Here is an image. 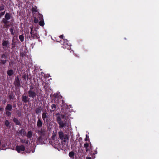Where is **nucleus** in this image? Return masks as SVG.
Returning <instances> with one entry per match:
<instances>
[{"label":"nucleus","mask_w":159,"mask_h":159,"mask_svg":"<svg viewBox=\"0 0 159 159\" xmlns=\"http://www.w3.org/2000/svg\"><path fill=\"white\" fill-rule=\"evenodd\" d=\"M62 114H60L59 113H57L56 114L57 116V121L59 125L60 128H62L67 126V124L66 121L65 120L66 118H67L69 115L66 112L62 111Z\"/></svg>","instance_id":"obj_1"},{"label":"nucleus","mask_w":159,"mask_h":159,"mask_svg":"<svg viewBox=\"0 0 159 159\" xmlns=\"http://www.w3.org/2000/svg\"><path fill=\"white\" fill-rule=\"evenodd\" d=\"M42 118L43 120L44 123L48 124L50 122L49 118L48 117V114L47 113L46 110L42 114Z\"/></svg>","instance_id":"obj_2"},{"label":"nucleus","mask_w":159,"mask_h":159,"mask_svg":"<svg viewBox=\"0 0 159 159\" xmlns=\"http://www.w3.org/2000/svg\"><path fill=\"white\" fill-rule=\"evenodd\" d=\"M14 84L16 88H19V87L21 86L20 83V80L18 76L16 77L15 81L14 82Z\"/></svg>","instance_id":"obj_3"},{"label":"nucleus","mask_w":159,"mask_h":159,"mask_svg":"<svg viewBox=\"0 0 159 159\" xmlns=\"http://www.w3.org/2000/svg\"><path fill=\"white\" fill-rule=\"evenodd\" d=\"M25 149V147L23 145H21L20 146H17L16 147V150L19 153H20L21 151H24Z\"/></svg>","instance_id":"obj_4"},{"label":"nucleus","mask_w":159,"mask_h":159,"mask_svg":"<svg viewBox=\"0 0 159 159\" xmlns=\"http://www.w3.org/2000/svg\"><path fill=\"white\" fill-rule=\"evenodd\" d=\"M28 96L30 98H34L37 95L36 93L33 90H29L28 92Z\"/></svg>","instance_id":"obj_5"},{"label":"nucleus","mask_w":159,"mask_h":159,"mask_svg":"<svg viewBox=\"0 0 159 159\" xmlns=\"http://www.w3.org/2000/svg\"><path fill=\"white\" fill-rule=\"evenodd\" d=\"M38 133L40 135L44 136L46 133L45 129L43 127L41 128L40 130H38Z\"/></svg>","instance_id":"obj_6"},{"label":"nucleus","mask_w":159,"mask_h":159,"mask_svg":"<svg viewBox=\"0 0 159 159\" xmlns=\"http://www.w3.org/2000/svg\"><path fill=\"white\" fill-rule=\"evenodd\" d=\"M38 118L37 124V126L38 128H41L43 124V121L40 118L38 117Z\"/></svg>","instance_id":"obj_7"},{"label":"nucleus","mask_w":159,"mask_h":159,"mask_svg":"<svg viewBox=\"0 0 159 159\" xmlns=\"http://www.w3.org/2000/svg\"><path fill=\"white\" fill-rule=\"evenodd\" d=\"M43 109V108L41 106H39L36 107L34 110L36 114H38L41 113Z\"/></svg>","instance_id":"obj_8"},{"label":"nucleus","mask_w":159,"mask_h":159,"mask_svg":"<svg viewBox=\"0 0 159 159\" xmlns=\"http://www.w3.org/2000/svg\"><path fill=\"white\" fill-rule=\"evenodd\" d=\"M30 98L26 96L23 95L22 96V101L25 103H27L29 102Z\"/></svg>","instance_id":"obj_9"},{"label":"nucleus","mask_w":159,"mask_h":159,"mask_svg":"<svg viewBox=\"0 0 159 159\" xmlns=\"http://www.w3.org/2000/svg\"><path fill=\"white\" fill-rule=\"evenodd\" d=\"M25 133L26 132L25 130L24 129H22L19 131H17L16 132V134L18 135L20 134L22 136H24L25 134Z\"/></svg>","instance_id":"obj_10"},{"label":"nucleus","mask_w":159,"mask_h":159,"mask_svg":"<svg viewBox=\"0 0 159 159\" xmlns=\"http://www.w3.org/2000/svg\"><path fill=\"white\" fill-rule=\"evenodd\" d=\"M7 20H7L6 19L4 18L2 19V21L5 24L4 26L5 28H7L10 26L9 24H8V21H7Z\"/></svg>","instance_id":"obj_11"},{"label":"nucleus","mask_w":159,"mask_h":159,"mask_svg":"<svg viewBox=\"0 0 159 159\" xmlns=\"http://www.w3.org/2000/svg\"><path fill=\"white\" fill-rule=\"evenodd\" d=\"M13 121L15 123L16 125L20 126L21 125V123L17 118L14 117L13 119Z\"/></svg>","instance_id":"obj_12"},{"label":"nucleus","mask_w":159,"mask_h":159,"mask_svg":"<svg viewBox=\"0 0 159 159\" xmlns=\"http://www.w3.org/2000/svg\"><path fill=\"white\" fill-rule=\"evenodd\" d=\"M12 107L11 105L10 104H7L5 108L6 111H11Z\"/></svg>","instance_id":"obj_13"},{"label":"nucleus","mask_w":159,"mask_h":159,"mask_svg":"<svg viewBox=\"0 0 159 159\" xmlns=\"http://www.w3.org/2000/svg\"><path fill=\"white\" fill-rule=\"evenodd\" d=\"M58 135L60 139L62 140H63L64 139V134L63 132L62 131L59 132H58Z\"/></svg>","instance_id":"obj_14"},{"label":"nucleus","mask_w":159,"mask_h":159,"mask_svg":"<svg viewBox=\"0 0 159 159\" xmlns=\"http://www.w3.org/2000/svg\"><path fill=\"white\" fill-rule=\"evenodd\" d=\"M51 109L50 110V111L51 112H54L56 110L57 108L56 105L55 104H52L51 106Z\"/></svg>","instance_id":"obj_15"},{"label":"nucleus","mask_w":159,"mask_h":159,"mask_svg":"<svg viewBox=\"0 0 159 159\" xmlns=\"http://www.w3.org/2000/svg\"><path fill=\"white\" fill-rule=\"evenodd\" d=\"M7 73L9 76H11L14 74V72L13 70L10 69L7 71Z\"/></svg>","instance_id":"obj_16"},{"label":"nucleus","mask_w":159,"mask_h":159,"mask_svg":"<svg viewBox=\"0 0 159 159\" xmlns=\"http://www.w3.org/2000/svg\"><path fill=\"white\" fill-rule=\"evenodd\" d=\"M15 97V95H14L13 92H11L10 94L8 95V97L10 100L13 99Z\"/></svg>","instance_id":"obj_17"},{"label":"nucleus","mask_w":159,"mask_h":159,"mask_svg":"<svg viewBox=\"0 0 159 159\" xmlns=\"http://www.w3.org/2000/svg\"><path fill=\"white\" fill-rule=\"evenodd\" d=\"M22 78H23L24 80H25V81L27 80V81H28V76L27 74H25L22 75Z\"/></svg>","instance_id":"obj_18"},{"label":"nucleus","mask_w":159,"mask_h":159,"mask_svg":"<svg viewBox=\"0 0 159 159\" xmlns=\"http://www.w3.org/2000/svg\"><path fill=\"white\" fill-rule=\"evenodd\" d=\"M32 133L31 131H29L28 132L27 137L28 138H30L32 137Z\"/></svg>","instance_id":"obj_19"},{"label":"nucleus","mask_w":159,"mask_h":159,"mask_svg":"<svg viewBox=\"0 0 159 159\" xmlns=\"http://www.w3.org/2000/svg\"><path fill=\"white\" fill-rule=\"evenodd\" d=\"M5 125L8 128H10L11 127L10 124L8 120H6L5 121Z\"/></svg>","instance_id":"obj_20"},{"label":"nucleus","mask_w":159,"mask_h":159,"mask_svg":"<svg viewBox=\"0 0 159 159\" xmlns=\"http://www.w3.org/2000/svg\"><path fill=\"white\" fill-rule=\"evenodd\" d=\"M16 112L19 117H21V115H21L22 112H21V110H16Z\"/></svg>","instance_id":"obj_21"},{"label":"nucleus","mask_w":159,"mask_h":159,"mask_svg":"<svg viewBox=\"0 0 159 159\" xmlns=\"http://www.w3.org/2000/svg\"><path fill=\"white\" fill-rule=\"evenodd\" d=\"M5 18L7 20H9L10 19L11 16L9 13H7L5 16Z\"/></svg>","instance_id":"obj_22"},{"label":"nucleus","mask_w":159,"mask_h":159,"mask_svg":"<svg viewBox=\"0 0 159 159\" xmlns=\"http://www.w3.org/2000/svg\"><path fill=\"white\" fill-rule=\"evenodd\" d=\"M8 40H4L3 41L2 44L3 46L7 47L8 45Z\"/></svg>","instance_id":"obj_23"},{"label":"nucleus","mask_w":159,"mask_h":159,"mask_svg":"<svg viewBox=\"0 0 159 159\" xmlns=\"http://www.w3.org/2000/svg\"><path fill=\"white\" fill-rule=\"evenodd\" d=\"M89 146V144L88 143H86L84 144V147L85 148L86 152H87L89 151V149L88 148Z\"/></svg>","instance_id":"obj_24"},{"label":"nucleus","mask_w":159,"mask_h":159,"mask_svg":"<svg viewBox=\"0 0 159 159\" xmlns=\"http://www.w3.org/2000/svg\"><path fill=\"white\" fill-rule=\"evenodd\" d=\"M69 156L73 158H74V156L75 155V153L73 152H69Z\"/></svg>","instance_id":"obj_25"},{"label":"nucleus","mask_w":159,"mask_h":159,"mask_svg":"<svg viewBox=\"0 0 159 159\" xmlns=\"http://www.w3.org/2000/svg\"><path fill=\"white\" fill-rule=\"evenodd\" d=\"M40 21L39 22V25L41 26H43L44 25V23L43 20H40Z\"/></svg>","instance_id":"obj_26"},{"label":"nucleus","mask_w":159,"mask_h":159,"mask_svg":"<svg viewBox=\"0 0 159 159\" xmlns=\"http://www.w3.org/2000/svg\"><path fill=\"white\" fill-rule=\"evenodd\" d=\"M12 45L13 48H14L16 46L17 47H18L19 46V45H17L16 43V42H14V40H12Z\"/></svg>","instance_id":"obj_27"},{"label":"nucleus","mask_w":159,"mask_h":159,"mask_svg":"<svg viewBox=\"0 0 159 159\" xmlns=\"http://www.w3.org/2000/svg\"><path fill=\"white\" fill-rule=\"evenodd\" d=\"M62 104H61V106L62 107H67V105L66 104L65 105V102L63 100H62Z\"/></svg>","instance_id":"obj_28"},{"label":"nucleus","mask_w":159,"mask_h":159,"mask_svg":"<svg viewBox=\"0 0 159 159\" xmlns=\"http://www.w3.org/2000/svg\"><path fill=\"white\" fill-rule=\"evenodd\" d=\"M26 54L25 52H22L20 53V56L22 57H24L26 56Z\"/></svg>","instance_id":"obj_29"},{"label":"nucleus","mask_w":159,"mask_h":159,"mask_svg":"<svg viewBox=\"0 0 159 159\" xmlns=\"http://www.w3.org/2000/svg\"><path fill=\"white\" fill-rule=\"evenodd\" d=\"M7 61V60H0V63H1L2 64H5L6 63Z\"/></svg>","instance_id":"obj_30"},{"label":"nucleus","mask_w":159,"mask_h":159,"mask_svg":"<svg viewBox=\"0 0 159 159\" xmlns=\"http://www.w3.org/2000/svg\"><path fill=\"white\" fill-rule=\"evenodd\" d=\"M32 12H37V7L36 6L33 7L32 9Z\"/></svg>","instance_id":"obj_31"},{"label":"nucleus","mask_w":159,"mask_h":159,"mask_svg":"<svg viewBox=\"0 0 159 159\" xmlns=\"http://www.w3.org/2000/svg\"><path fill=\"white\" fill-rule=\"evenodd\" d=\"M69 136L67 134H65L64 137V139L68 140L69 139Z\"/></svg>","instance_id":"obj_32"},{"label":"nucleus","mask_w":159,"mask_h":159,"mask_svg":"<svg viewBox=\"0 0 159 159\" xmlns=\"http://www.w3.org/2000/svg\"><path fill=\"white\" fill-rule=\"evenodd\" d=\"M1 58L6 59L7 58V56L5 54H3L1 55Z\"/></svg>","instance_id":"obj_33"},{"label":"nucleus","mask_w":159,"mask_h":159,"mask_svg":"<svg viewBox=\"0 0 159 159\" xmlns=\"http://www.w3.org/2000/svg\"><path fill=\"white\" fill-rule=\"evenodd\" d=\"M6 111V114L8 116H9L11 115V112L8 111Z\"/></svg>","instance_id":"obj_34"},{"label":"nucleus","mask_w":159,"mask_h":159,"mask_svg":"<svg viewBox=\"0 0 159 159\" xmlns=\"http://www.w3.org/2000/svg\"><path fill=\"white\" fill-rule=\"evenodd\" d=\"M38 22H39V20H38V19L35 18L34 20V22L35 23H38Z\"/></svg>","instance_id":"obj_35"},{"label":"nucleus","mask_w":159,"mask_h":159,"mask_svg":"<svg viewBox=\"0 0 159 159\" xmlns=\"http://www.w3.org/2000/svg\"><path fill=\"white\" fill-rule=\"evenodd\" d=\"M10 31L11 34H12V35H14V32H13V29L12 28H11L10 29Z\"/></svg>","instance_id":"obj_36"},{"label":"nucleus","mask_w":159,"mask_h":159,"mask_svg":"<svg viewBox=\"0 0 159 159\" xmlns=\"http://www.w3.org/2000/svg\"><path fill=\"white\" fill-rule=\"evenodd\" d=\"M39 20H43V16L41 15H39Z\"/></svg>","instance_id":"obj_37"},{"label":"nucleus","mask_w":159,"mask_h":159,"mask_svg":"<svg viewBox=\"0 0 159 159\" xmlns=\"http://www.w3.org/2000/svg\"><path fill=\"white\" fill-rule=\"evenodd\" d=\"M19 38L20 40H23L24 36L23 35H20L19 36Z\"/></svg>","instance_id":"obj_38"},{"label":"nucleus","mask_w":159,"mask_h":159,"mask_svg":"<svg viewBox=\"0 0 159 159\" xmlns=\"http://www.w3.org/2000/svg\"><path fill=\"white\" fill-rule=\"evenodd\" d=\"M25 139H20V142L22 143H25Z\"/></svg>","instance_id":"obj_39"},{"label":"nucleus","mask_w":159,"mask_h":159,"mask_svg":"<svg viewBox=\"0 0 159 159\" xmlns=\"http://www.w3.org/2000/svg\"><path fill=\"white\" fill-rule=\"evenodd\" d=\"M4 9V6H2L0 7V11H2Z\"/></svg>","instance_id":"obj_40"},{"label":"nucleus","mask_w":159,"mask_h":159,"mask_svg":"<svg viewBox=\"0 0 159 159\" xmlns=\"http://www.w3.org/2000/svg\"><path fill=\"white\" fill-rule=\"evenodd\" d=\"M5 13V11H4L3 12H2L0 13V17L2 16H3Z\"/></svg>","instance_id":"obj_41"},{"label":"nucleus","mask_w":159,"mask_h":159,"mask_svg":"<svg viewBox=\"0 0 159 159\" xmlns=\"http://www.w3.org/2000/svg\"><path fill=\"white\" fill-rule=\"evenodd\" d=\"M30 88L29 90H33L34 89V87L32 86H30Z\"/></svg>","instance_id":"obj_42"},{"label":"nucleus","mask_w":159,"mask_h":159,"mask_svg":"<svg viewBox=\"0 0 159 159\" xmlns=\"http://www.w3.org/2000/svg\"><path fill=\"white\" fill-rule=\"evenodd\" d=\"M42 136H43V135H40V136L39 138V139L40 140H41L42 139Z\"/></svg>","instance_id":"obj_43"},{"label":"nucleus","mask_w":159,"mask_h":159,"mask_svg":"<svg viewBox=\"0 0 159 159\" xmlns=\"http://www.w3.org/2000/svg\"><path fill=\"white\" fill-rule=\"evenodd\" d=\"M89 138V137L87 135V134H86V137L85 139V140L87 141L88 140V139Z\"/></svg>","instance_id":"obj_44"},{"label":"nucleus","mask_w":159,"mask_h":159,"mask_svg":"<svg viewBox=\"0 0 159 159\" xmlns=\"http://www.w3.org/2000/svg\"><path fill=\"white\" fill-rule=\"evenodd\" d=\"M30 28L31 29L30 33H31V34H32V29H33V27H30Z\"/></svg>","instance_id":"obj_45"},{"label":"nucleus","mask_w":159,"mask_h":159,"mask_svg":"<svg viewBox=\"0 0 159 159\" xmlns=\"http://www.w3.org/2000/svg\"><path fill=\"white\" fill-rule=\"evenodd\" d=\"M75 159H79V158L78 157V156H79V155H78L77 154V155H76V154H75Z\"/></svg>","instance_id":"obj_46"},{"label":"nucleus","mask_w":159,"mask_h":159,"mask_svg":"<svg viewBox=\"0 0 159 159\" xmlns=\"http://www.w3.org/2000/svg\"><path fill=\"white\" fill-rule=\"evenodd\" d=\"M60 38L61 39H63V37H64V36H63V35H61L60 36Z\"/></svg>","instance_id":"obj_47"},{"label":"nucleus","mask_w":159,"mask_h":159,"mask_svg":"<svg viewBox=\"0 0 159 159\" xmlns=\"http://www.w3.org/2000/svg\"><path fill=\"white\" fill-rule=\"evenodd\" d=\"M16 43L17 45H19L20 44V42L19 41H16Z\"/></svg>","instance_id":"obj_48"},{"label":"nucleus","mask_w":159,"mask_h":159,"mask_svg":"<svg viewBox=\"0 0 159 159\" xmlns=\"http://www.w3.org/2000/svg\"><path fill=\"white\" fill-rule=\"evenodd\" d=\"M29 141L28 140H25V143L26 144H28L29 143Z\"/></svg>","instance_id":"obj_49"},{"label":"nucleus","mask_w":159,"mask_h":159,"mask_svg":"<svg viewBox=\"0 0 159 159\" xmlns=\"http://www.w3.org/2000/svg\"><path fill=\"white\" fill-rule=\"evenodd\" d=\"M86 159H92V158L90 157H86Z\"/></svg>","instance_id":"obj_50"},{"label":"nucleus","mask_w":159,"mask_h":159,"mask_svg":"<svg viewBox=\"0 0 159 159\" xmlns=\"http://www.w3.org/2000/svg\"><path fill=\"white\" fill-rule=\"evenodd\" d=\"M90 149L91 152H92V146H91V145H90Z\"/></svg>","instance_id":"obj_51"},{"label":"nucleus","mask_w":159,"mask_h":159,"mask_svg":"<svg viewBox=\"0 0 159 159\" xmlns=\"http://www.w3.org/2000/svg\"><path fill=\"white\" fill-rule=\"evenodd\" d=\"M3 110V108H1V107H0V111H2Z\"/></svg>","instance_id":"obj_52"},{"label":"nucleus","mask_w":159,"mask_h":159,"mask_svg":"<svg viewBox=\"0 0 159 159\" xmlns=\"http://www.w3.org/2000/svg\"><path fill=\"white\" fill-rule=\"evenodd\" d=\"M13 107H16V105L15 104L13 105Z\"/></svg>","instance_id":"obj_53"},{"label":"nucleus","mask_w":159,"mask_h":159,"mask_svg":"<svg viewBox=\"0 0 159 159\" xmlns=\"http://www.w3.org/2000/svg\"><path fill=\"white\" fill-rule=\"evenodd\" d=\"M25 152H27V153H28V152H29V153H30V152H28V151L27 150V151H25Z\"/></svg>","instance_id":"obj_54"},{"label":"nucleus","mask_w":159,"mask_h":159,"mask_svg":"<svg viewBox=\"0 0 159 159\" xmlns=\"http://www.w3.org/2000/svg\"><path fill=\"white\" fill-rule=\"evenodd\" d=\"M95 154H97V151H95Z\"/></svg>","instance_id":"obj_55"},{"label":"nucleus","mask_w":159,"mask_h":159,"mask_svg":"<svg viewBox=\"0 0 159 159\" xmlns=\"http://www.w3.org/2000/svg\"><path fill=\"white\" fill-rule=\"evenodd\" d=\"M34 152V151H32V152Z\"/></svg>","instance_id":"obj_56"},{"label":"nucleus","mask_w":159,"mask_h":159,"mask_svg":"<svg viewBox=\"0 0 159 159\" xmlns=\"http://www.w3.org/2000/svg\"><path fill=\"white\" fill-rule=\"evenodd\" d=\"M80 140L81 139H82V138H80Z\"/></svg>","instance_id":"obj_57"},{"label":"nucleus","mask_w":159,"mask_h":159,"mask_svg":"<svg viewBox=\"0 0 159 159\" xmlns=\"http://www.w3.org/2000/svg\"><path fill=\"white\" fill-rule=\"evenodd\" d=\"M22 42L23 40H21Z\"/></svg>","instance_id":"obj_58"},{"label":"nucleus","mask_w":159,"mask_h":159,"mask_svg":"<svg viewBox=\"0 0 159 159\" xmlns=\"http://www.w3.org/2000/svg\"><path fill=\"white\" fill-rule=\"evenodd\" d=\"M57 42H59V41H57Z\"/></svg>","instance_id":"obj_59"},{"label":"nucleus","mask_w":159,"mask_h":159,"mask_svg":"<svg viewBox=\"0 0 159 159\" xmlns=\"http://www.w3.org/2000/svg\"><path fill=\"white\" fill-rule=\"evenodd\" d=\"M79 149L78 150V152L79 151Z\"/></svg>","instance_id":"obj_60"}]
</instances>
